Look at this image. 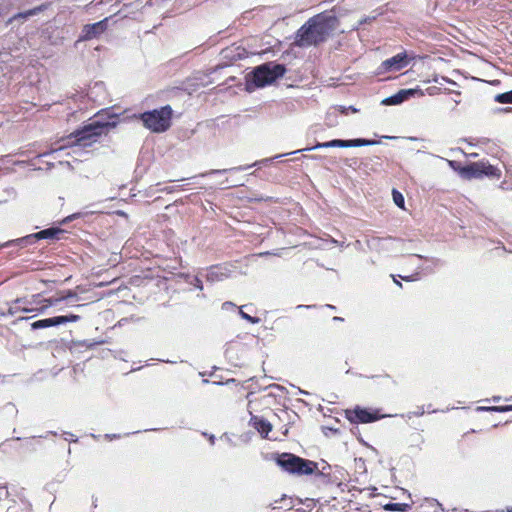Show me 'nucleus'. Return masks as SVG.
Segmentation results:
<instances>
[{
    "label": "nucleus",
    "mask_w": 512,
    "mask_h": 512,
    "mask_svg": "<svg viewBox=\"0 0 512 512\" xmlns=\"http://www.w3.org/2000/svg\"><path fill=\"white\" fill-rule=\"evenodd\" d=\"M338 19L333 12H324L310 18L296 33L295 44L300 47L317 45L336 29Z\"/></svg>",
    "instance_id": "1"
},
{
    "label": "nucleus",
    "mask_w": 512,
    "mask_h": 512,
    "mask_svg": "<svg viewBox=\"0 0 512 512\" xmlns=\"http://www.w3.org/2000/svg\"><path fill=\"white\" fill-rule=\"evenodd\" d=\"M378 143L379 142L376 141V140H369V139H363V138L350 139V140L334 139V140L327 141V142H318L313 147H308V148H305V149H299V150L291 152L290 154H296V153H300L302 151H311V150H316V149H320V148L362 147V146H372V145H376ZM288 154L289 153L277 155V156L274 157V159L283 157V156L288 155ZM272 160H273V158H266V159H263L261 161H256L252 165H243V166H238V167H234V168H231V169H213V170H210L207 173L202 174L201 176L204 177V176H208V175L224 174L226 172L244 171V170L249 169L252 166H257V165H260V164H267V163H269Z\"/></svg>",
    "instance_id": "2"
},
{
    "label": "nucleus",
    "mask_w": 512,
    "mask_h": 512,
    "mask_svg": "<svg viewBox=\"0 0 512 512\" xmlns=\"http://www.w3.org/2000/svg\"><path fill=\"white\" fill-rule=\"evenodd\" d=\"M117 125V116L113 115L108 121L96 120L92 123L85 125L82 129L76 130L69 136V144L75 149L78 147H89L95 143L99 136H101L109 128H114Z\"/></svg>",
    "instance_id": "3"
},
{
    "label": "nucleus",
    "mask_w": 512,
    "mask_h": 512,
    "mask_svg": "<svg viewBox=\"0 0 512 512\" xmlns=\"http://www.w3.org/2000/svg\"><path fill=\"white\" fill-rule=\"evenodd\" d=\"M173 110L171 106L166 105L159 109H153L143 112L136 116L143 126L153 133H163L171 126Z\"/></svg>",
    "instance_id": "4"
},
{
    "label": "nucleus",
    "mask_w": 512,
    "mask_h": 512,
    "mask_svg": "<svg viewBox=\"0 0 512 512\" xmlns=\"http://www.w3.org/2000/svg\"><path fill=\"white\" fill-rule=\"evenodd\" d=\"M276 463L290 474L310 475L317 469V463L296 456L292 453H282L276 457Z\"/></svg>",
    "instance_id": "5"
},
{
    "label": "nucleus",
    "mask_w": 512,
    "mask_h": 512,
    "mask_svg": "<svg viewBox=\"0 0 512 512\" xmlns=\"http://www.w3.org/2000/svg\"><path fill=\"white\" fill-rule=\"evenodd\" d=\"M286 67L276 62L264 63L254 68L252 72L253 83L256 87H264L272 84L278 78L284 76Z\"/></svg>",
    "instance_id": "6"
},
{
    "label": "nucleus",
    "mask_w": 512,
    "mask_h": 512,
    "mask_svg": "<svg viewBox=\"0 0 512 512\" xmlns=\"http://www.w3.org/2000/svg\"><path fill=\"white\" fill-rule=\"evenodd\" d=\"M459 175L465 179H477L483 176L500 178L501 171L497 167L485 161L473 162L459 168Z\"/></svg>",
    "instance_id": "7"
},
{
    "label": "nucleus",
    "mask_w": 512,
    "mask_h": 512,
    "mask_svg": "<svg viewBox=\"0 0 512 512\" xmlns=\"http://www.w3.org/2000/svg\"><path fill=\"white\" fill-rule=\"evenodd\" d=\"M347 418L352 423H372L385 417L379 410H372L356 406L353 410L346 411Z\"/></svg>",
    "instance_id": "8"
},
{
    "label": "nucleus",
    "mask_w": 512,
    "mask_h": 512,
    "mask_svg": "<svg viewBox=\"0 0 512 512\" xmlns=\"http://www.w3.org/2000/svg\"><path fill=\"white\" fill-rule=\"evenodd\" d=\"M107 28V19L93 24H87L82 29L80 40L87 41L101 35Z\"/></svg>",
    "instance_id": "9"
},
{
    "label": "nucleus",
    "mask_w": 512,
    "mask_h": 512,
    "mask_svg": "<svg viewBox=\"0 0 512 512\" xmlns=\"http://www.w3.org/2000/svg\"><path fill=\"white\" fill-rule=\"evenodd\" d=\"M407 64V55L405 52H402L383 61L381 64V68L384 71H399L406 67Z\"/></svg>",
    "instance_id": "10"
},
{
    "label": "nucleus",
    "mask_w": 512,
    "mask_h": 512,
    "mask_svg": "<svg viewBox=\"0 0 512 512\" xmlns=\"http://www.w3.org/2000/svg\"><path fill=\"white\" fill-rule=\"evenodd\" d=\"M232 270L227 265L211 266L206 274L207 281L219 282L231 276Z\"/></svg>",
    "instance_id": "11"
},
{
    "label": "nucleus",
    "mask_w": 512,
    "mask_h": 512,
    "mask_svg": "<svg viewBox=\"0 0 512 512\" xmlns=\"http://www.w3.org/2000/svg\"><path fill=\"white\" fill-rule=\"evenodd\" d=\"M67 298H77V294L75 292L69 291L67 296H65V297L44 299L43 302L45 304L39 308L23 307V308H20V310L23 312H37L38 314H43L47 308L57 306L61 301L65 300Z\"/></svg>",
    "instance_id": "12"
},
{
    "label": "nucleus",
    "mask_w": 512,
    "mask_h": 512,
    "mask_svg": "<svg viewBox=\"0 0 512 512\" xmlns=\"http://www.w3.org/2000/svg\"><path fill=\"white\" fill-rule=\"evenodd\" d=\"M416 93L414 89H401L394 95H391L382 100L383 105L391 106V105H399L409 99Z\"/></svg>",
    "instance_id": "13"
},
{
    "label": "nucleus",
    "mask_w": 512,
    "mask_h": 512,
    "mask_svg": "<svg viewBox=\"0 0 512 512\" xmlns=\"http://www.w3.org/2000/svg\"><path fill=\"white\" fill-rule=\"evenodd\" d=\"M251 423L253 427L263 436L267 437L269 432L272 430V425L269 421L259 418L257 416H253L251 418Z\"/></svg>",
    "instance_id": "14"
},
{
    "label": "nucleus",
    "mask_w": 512,
    "mask_h": 512,
    "mask_svg": "<svg viewBox=\"0 0 512 512\" xmlns=\"http://www.w3.org/2000/svg\"><path fill=\"white\" fill-rule=\"evenodd\" d=\"M59 325L60 324H59L58 316H54V317L34 321L31 324V329L38 330V329H44V328H49V327H55V326H59Z\"/></svg>",
    "instance_id": "15"
},
{
    "label": "nucleus",
    "mask_w": 512,
    "mask_h": 512,
    "mask_svg": "<svg viewBox=\"0 0 512 512\" xmlns=\"http://www.w3.org/2000/svg\"><path fill=\"white\" fill-rule=\"evenodd\" d=\"M64 230L57 227H50L37 232L38 239H60L59 235L63 234Z\"/></svg>",
    "instance_id": "16"
},
{
    "label": "nucleus",
    "mask_w": 512,
    "mask_h": 512,
    "mask_svg": "<svg viewBox=\"0 0 512 512\" xmlns=\"http://www.w3.org/2000/svg\"><path fill=\"white\" fill-rule=\"evenodd\" d=\"M38 235H37V232L36 233H33V234H29L27 236H24V237H21V238H18L16 240H13V241H9L7 242L5 245L6 246H9L11 244H18V245H22V246H27V245H32L34 244L36 241H38Z\"/></svg>",
    "instance_id": "17"
},
{
    "label": "nucleus",
    "mask_w": 512,
    "mask_h": 512,
    "mask_svg": "<svg viewBox=\"0 0 512 512\" xmlns=\"http://www.w3.org/2000/svg\"><path fill=\"white\" fill-rule=\"evenodd\" d=\"M476 411L482 412V411H490V412H508L512 411V405L507 406H478L476 408Z\"/></svg>",
    "instance_id": "18"
},
{
    "label": "nucleus",
    "mask_w": 512,
    "mask_h": 512,
    "mask_svg": "<svg viewBox=\"0 0 512 512\" xmlns=\"http://www.w3.org/2000/svg\"><path fill=\"white\" fill-rule=\"evenodd\" d=\"M409 505L405 503H388L384 505L385 511H398L405 512L408 509Z\"/></svg>",
    "instance_id": "19"
},
{
    "label": "nucleus",
    "mask_w": 512,
    "mask_h": 512,
    "mask_svg": "<svg viewBox=\"0 0 512 512\" xmlns=\"http://www.w3.org/2000/svg\"><path fill=\"white\" fill-rule=\"evenodd\" d=\"M59 318V324H66L70 322H77L81 319V317L77 314H69V315H60Z\"/></svg>",
    "instance_id": "20"
},
{
    "label": "nucleus",
    "mask_w": 512,
    "mask_h": 512,
    "mask_svg": "<svg viewBox=\"0 0 512 512\" xmlns=\"http://www.w3.org/2000/svg\"><path fill=\"white\" fill-rule=\"evenodd\" d=\"M392 196H393L394 203L399 208H403L404 207V203H405L403 195L399 191H397L396 189H393Z\"/></svg>",
    "instance_id": "21"
},
{
    "label": "nucleus",
    "mask_w": 512,
    "mask_h": 512,
    "mask_svg": "<svg viewBox=\"0 0 512 512\" xmlns=\"http://www.w3.org/2000/svg\"><path fill=\"white\" fill-rule=\"evenodd\" d=\"M495 101L498 103H512V97L510 91L500 93L495 96Z\"/></svg>",
    "instance_id": "22"
},
{
    "label": "nucleus",
    "mask_w": 512,
    "mask_h": 512,
    "mask_svg": "<svg viewBox=\"0 0 512 512\" xmlns=\"http://www.w3.org/2000/svg\"><path fill=\"white\" fill-rule=\"evenodd\" d=\"M243 307L244 306L239 308V315L241 316L242 319H244L252 324H258L261 321L260 318L253 317V316H250L249 314L245 313L243 311Z\"/></svg>",
    "instance_id": "23"
},
{
    "label": "nucleus",
    "mask_w": 512,
    "mask_h": 512,
    "mask_svg": "<svg viewBox=\"0 0 512 512\" xmlns=\"http://www.w3.org/2000/svg\"><path fill=\"white\" fill-rule=\"evenodd\" d=\"M103 342L104 341H102V340L101 341L83 340L82 342H80V345L87 347V348H92L95 345L102 344Z\"/></svg>",
    "instance_id": "24"
},
{
    "label": "nucleus",
    "mask_w": 512,
    "mask_h": 512,
    "mask_svg": "<svg viewBox=\"0 0 512 512\" xmlns=\"http://www.w3.org/2000/svg\"><path fill=\"white\" fill-rule=\"evenodd\" d=\"M449 166L454 170V171H457L459 173V168H462L463 166H460V164L456 161H453V160H447Z\"/></svg>",
    "instance_id": "25"
},
{
    "label": "nucleus",
    "mask_w": 512,
    "mask_h": 512,
    "mask_svg": "<svg viewBox=\"0 0 512 512\" xmlns=\"http://www.w3.org/2000/svg\"><path fill=\"white\" fill-rule=\"evenodd\" d=\"M8 496V489L5 485L0 484V500L5 499Z\"/></svg>",
    "instance_id": "26"
},
{
    "label": "nucleus",
    "mask_w": 512,
    "mask_h": 512,
    "mask_svg": "<svg viewBox=\"0 0 512 512\" xmlns=\"http://www.w3.org/2000/svg\"><path fill=\"white\" fill-rule=\"evenodd\" d=\"M401 278L407 282L416 281V280H418V273H415V274H412L409 276H401Z\"/></svg>",
    "instance_id": "27"
},
{
    "label": "nucleus",
    "mask_w": 512,
    "mask_h": 512,
    "mask_svg": "<svg viewBox=\"0 0 512 512\" xmlns=\"http://www.w3.org/2000/svg\"><path fill=\"white\" fill-rule=\"evenodd\" d=\"M196 288L202 290L203 289V285H202V281L198 278V277H194L193 281L191 282Z\"/></svg>",
    "instance_id": "28"
},
{
    "label": "nucleus",
    "mask_w": 512,
    "mask_h": 512,
    "mask_svg": "<svg viewBox=\"0 0 512 512\" xmlns=\"http://www.w3.org/2000/svg\"><path fill=\"white\" fill-rule=\"evenodd\" d=\"M424 413H425L424 408L423 407H418L417 410L414 411L412 414L414 416L419 417V416H422Z\"/></svg>",
    "instance_id": "29"
},
{
    "label": "nucleus",
    "mask_w": 512,
    "mask_h": 512,
    "mask_svg": "<svg viewBox=\"0 0 512 512\" xmlns=\"http://www.w3.org/2000/svg\"><path fill=\"white\" fill-rule=\"evenodd\" d=\"M120 434H105V438L108 440H114L120 438Z\"/></svg>",
    "instance_id": "30"
},
{
    "label": "nucleus",
    "mask_w": 512,
    "mask_h": 512,
    "mask_svg": "<svg viewBox=\"0 0 512 512\" xmlns=\"http://www.w3.org/2000/svg\"><path fill=\"white\" fill-rule=\"evenodd\" d=\"M234 307H235V304L230 301H226L222 305L223 309L234 308Z\"/></svg>",
    "instance_id": "31"
},
{
    "label": "nucleus",
    "mask_w": 512,
    "mask_h": 512,
    "mask_svg": "<svg viewBox=\"0 0 512 512\" xmlns=\"http://www.w3.org/2000/svg\"><path fill=\"white\" fill-rule=\"evenodd\" d=\"M221 185H223L225 188L232 187L238 185L237 183H230L228 179H226L225 182H222Z\"/></svg>",
    "instance_id": "32"
},
{
    "label": "nucleus",
    "mask_w": 512,
    "mask_h": 512,
    "mask_svg": "<svg viewBox=\"0 0 512 512\" xmlns=\"http://www.w3.org/2000/svg\"><path fill=\"white\" fill-rule=\"evenodd\" d=\"M174 190L175 189L172 186L171 187L170 186L169 187H165V188L161 189V191L166 192V193H172V192H174Z\"/></svg>",
    "instance_id": "33"
},
{
    "label": "nucleus",
    "mask_w": 512,
    "mask_h": 512,
    "mask_svg": "<svg viewBox=\"0 0 512 512\" xmlns=\"http://www.w3.org/2000/svg\"><path fill=\"white\" fill-rule=\"evenodd\" d=\"M337 109H338L341 113H343V114H347V113H348V109H347V107H345V106H339Z\"/></svg>",
    "instance_id": "34"
},
{
    "label": "nucleus",
    "mask_w": 512,
    "mask_h": 512,
    "mask_svg": "<svg viewBox=\"0 0 512 512\" xmlns=\"http://www.w3.org/2000/svg\"><path fill=\"white\" fill-rule=\"evenodd\" d=\"M301 308L311 309V308H315V305H298L297 306V309H301Z\"/></svg>",
    "instance_id": "35"
},
{
    "label": "nucleus",
    "mask_w": 512,
    "mask_h": 512,
    "mask_svg": "<svg viewBox=\"0 0 512 512\" xmlns=\"http://www.w3.org/2000/svg\"><path fill=\"white\" fill-rule=\"evenodd\" d=\"M431 262L433 263V265H438L440 263V260L437 258H431Z\"/></svg>",
    "instance_id": "36"
},
{
    "label": "nucleus",
    "mask_w": 512,
    "mask_h": 512,
    "mask_svg": "<svg viewBox=\"0 0 512 512\" xmlns=\"http://www.w3.org/2000/svg\"><path fill=\"white\" fill-rule=\"evenodd\" d=\"M391 276H392V278H393L394 282H395L399 287H402V283H401L400 281H398V280L395 278V276H394V275H391Z\"/></svg>",
    "instance_id": "37"
},
{
    "label": "nucleus",
    "mask_w": 512,
    "mask_h": 512,
    "mask_svg": "<svg viewBox=\"0 0 512 512\" xmlns=\"http://www.w3.org/2000/svg\"><path fill=\"white\" fill-rule=\"evenodd\" d=\"M347 109H348V111H351V112H353V113H356V112L358 111V110H357L355 107H353V106H349V107H347Z\"/></svg>",
    "instance_id": "38"
},
{
    "label": "nucleus",
    "mask_w": 512,
    "mask_h": 512,
    "mask_svg": "<svg viewBox=\"0 0 512 512\" xmlns=\"http://www.w3.org/2000/svg\"><path fill=\"white\" fill-rule=\"evenodd\" d=\"M500 399H501V397H500V396H494V397L492 398V401H493V402H499V401H500Z\"/></svg>",
    "instance_id": "39"
},
{
    "label": "nucleus",
    "mask_w": 512,
    "mask_h": 512,
    "mask_svg": "<svg viewBox=\"0 0 512 512\" xmlns=\"http://www.w3.org/2000/svg\"><path fill=\"white\" fill-rule=\"evenodd\" d=\"M271 254H272L271 252L266 251V252L260 253L259 256H266V255H271Z\"/></svg>",
    "instance_id": "40"
},
{
    "label": "nucleus",
    "mask_w": 512,
    "mask_h": 512,
    "mask_svg": "<svg viewBox=\"0 0 512 512\" xmlns=\"http://www.w3.org/2000/svg\"><path fill=\"white\" fill-rule=\"evenodd\" d=\"M211 444H214L215 442V436L214 435H211L210 438H209Z\"/></svg>",
    "instance_id": "41"
},
{
    "label": "nucleus",
    "mask_w": 512,
    "mask_h": 512,
    "mask_svg": "<svg viewBox=\"0 0 512 512\" xmlns=\"http://www.w3.org/2000/svg\"><path fill=\"white\" fill-rule=\"evenodd\" d=\"M330 242H331V243H333V244H337V243H338V241H337V240H335L334 238H331V239H330Z\"/></svg>",
    "instance_id": "42"
},
{
    "label": "nucleus",
    "mask_w": 512,
    "mask_h": 512,
    "mask_svg": "<svg viewBox=\"0 0 512 512\" xmlns=\"http://www.w3.org/2000/svg\"><path fill=\"white\" fill-rule=\"evenodd\" d=\"M415 257H418L420 259H423L424 257L422 255H419V254H414Z\"/></svg>",
    "instance_id": "43"
},
{
    "label": "nucleus",
    "mask_w": 512,
    "mask_h": 512,
    "mask_svg": "<svg viewBox=\"0 0 512 512\" xmlns=\"http://www.w3.org/2000/svg\"><path fill=\"white\" fill-rule=\"evenodd\" d=\"M75 217H76V215L74 214V215L68 217L65 221L70 220V219L75 218Z\"/></svg>",
    "instance_id": "44"
},
{
    "label": "nucleus",
    "mask_w": 512,
    "mask_h": 512,
    "mask_svg": "<svg viewBox=\"0 0 512 512\" xmlns=\"http://www.w3.org/2000/svg\"><path fill=\"white\" fill-rule=\"evenodd\" d=\"M84 306H85V304H79V305H76V308H82Z\"/></svg>",
    "instance_id": "45"
},
{
    "label": "nucleus",
    "mask_w": 512,
    "mask_h": 512,
    "mask_svg": "<svg viewBox=\"0 0 512 512\" xmlns=\"http://www.w3.org/2000/svg\"><path fill=\"white\" fill-rule=\"evenodd\" d=\"M334 320L339 321V320H342V318H340V317H334Z\"/></svg>",
    "instance_id": "46"
},
{
    "label": "nucleus",
    "mask_w": 512,
    "mask_h": 512,
    "mask_svg": "<svg viewBox=\"0 0 512 512\" xmlns=\"http://www.w3.org/2000/svg\"><path fill=\"white\" fill-rule=\"evenodd\" d=\"M119 215H124L125 213L123 211H118L117 212Z\"/></svg>",
    "instance_id": "47"
},
{
    "label": "nucleus",
    "mask_w": 512,
    "mask_h": 512,
    "mask_svg": "<svg viewBox=\"0 0 512 512\" xmlns=\"http://www.w3.org/2000/svg\"><path fill=\"white\" fill-rule=\"evenodd\" d=\"M410 140L415 141V140H417V138L416 137H410Z\"/></svg>",
    "instance_id": "48"
},
{
    "label": "nucleus",
    "mask_w": 512,
    "mask_h": 512,
    "mask_svg": "<svg viewBox=\"0 0 512 512\" xmlns=\"http://www.w3.org/2000/svg\"><path fill=\"white\" fill-rule=\"evenodd\" d=\"M300 393H301V394H307V392H306V391H303V390H300Z\"/></svg>",
    "instance_id": "49"
},
{
    "label": "nucleus",
    "mask_w": 512,
    "mask_h": 512,
    "mask_svg": "<svg viewBox=\"0 0 512 512\" xmlns=\"http://www.w3.org/2000/svg\"><path fill=\"white\" fill-rule=\"evenodd\" d=\"M69 435V439H72V433H67Z\"/></svg>",
    "instance_id": "50"
},
{
    "label": "nucleus",
    "mask_w": 512,
    "mask_h": 512,
    "mask_svg": "<svg viewBox=\"0 0 512 512\" xmlns=\"http://www.w3.org/2000/svg\"><path fill=\"white\" fill-rule=\"evenodd\" d=\"M69 435V439H72V433H67Z\"/></svg>",
    "instance_id": "51"
},
{
    "label": "nucleus",
    "mask_w": 512,
    "mask_h": 512,
    "mask_svg": "<svg viewBox=\"0 0 512 512\" xmlns=\"http://www.w3.org/2000/svg\"><path fill=\"white\" fill-rule=\"evenodd\" d=\"M312 159H317L318 156L314 155V156H311Z\"/></svg>",
    "instance_id": "52"
},
{
    "label": "nucleus",
    "mask_w": 512,
    "mask_h": 512,
    "mask_svg": "<svg viewBox=\"0 0 512 512\" xmlns=\"http://www.w3.org/2000/svg\"><path fill=\"white\" fill-rule=\"evenodd\" d=\"M22 301H23L22 299H18V300L16 301V303H21Z\"/></svg>",
    "instance_id": "53"
},
{
    "label": "nucleus",
    "mask_w": 512,
    "mask_h": 512,
    "mask_svg": "<svg viewBox=\"0 0 512 512\" xmlns=\"http://www.w3.org/2000/svg\"><path fill=\"white\" fill-rule=\"evenodd\" d=\"M507 512H512V508H508V509H507Z\"/></svg>",
    "instance_id": "54"
}]
</instances>
